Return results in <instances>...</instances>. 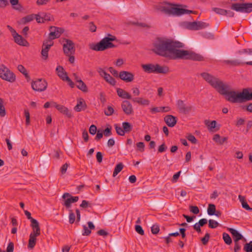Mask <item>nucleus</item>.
<instances>
[{"label": "nucleus", "mask_w": 252, "mask_h": 252, "mask_svg": "<svg viewBox=\"0 0 252 252\" xmlns=\"http://www.w3.org/2000/svg\"><path fill=\"white\" fill-rule=\"evenodd\" d=\"M244 250L246 252H252V241L245 244Z\"/></svg>", "instance_id": "47"}, {"label": "nucleus", "mask_w": 252, "mask_h": 252, "mask_svg": "<svg viewBox=\"0 0 252 252\" xmlns=\"http://www.w3.org/2000/svg\"><path fill=\"white\" fill-rule=\"evenodd\" d=\"M135 230L139 234L141 235H143L144 234V231L141 225H135Z\"/></svg>", "instance_id": "63"}, {"label": "nucleus", "mask_w": 252, "mask_h": 252, "mask_svg": "<svg viewBox=\"0 0 252 252\" xmlns=\"http://www.w3.org/2000/svg\"><path fill=\"white\" fill-rule=\"evenodd\" d=\"M119 78L126 82H131L134 80V74L129 71H121L119 73Z\"/></svg>", "instance_id": "18"}, {"label": "nucleus", "mask_w": 252, "mask_h": 252, "mask_svg": "<svg viewBox=\"0 0 252 252\" xmlns=\"http://www.w3.org/2000/svg\"><path fill=\"white\" fill-rule=\"evenodd\" d=\"M14 41L15 43L19 45L23 46H28L29 45V42L25 39L22 35L17 33L13 36Z\"/></svg>", "instance_id": "21"}, {"label": "nucleus", "mask_w": 252, "mask_h": 252, "mask_svg": "<svg viewBox=\"0 0 252 252\" xmlns=\"http://www.w3.org/2000/svg\"><path fill=\"white\" fill-rule=\"evenodd\" d=\"M53 45V42L51 40L44 41L42 45L41 55L44 60H47L48 57V51L51 47Z\"/></svg>", "instance_id": "16"}, {"label": "nucleus", "mask_w": 252, "mask_h": 252, "mask_svg": "<svg viewBox=\"0 0 252 252\" xmlns=\"http://www.w3.org/2000/svg\"><path fill=\"white\" fill-rule=\"evenodd\" d=\"M209 26V24L207 23L202 22V21H198L197 22V30H199L201 29H205L208 27Z\"/></svg>", "instance_id": "44"}, {"label": "nucleus", "mask_w": 252, "mask_h": 252, "mask_svg": "<svg viewBox=\"0 0 252 252\" xmlns=\"http://www.w3.org/2000/svg\"><path fill=\"white\" fill-rule=\"evenodd\" d=\"M222 238L226 244L228 245H230V244H231L232 239L228 234L225 232L223 233Z\"/></svg>", "instance_id": "39"}, {"label": "nucleus", "mask_w": 252, "mask_h": 252, "mask_svg": "<svg viewBox=\"0 0 252 252\" xmlns=\"http://www.w3.org/2000/svg\"><path fill=\"white\" fill-rule=\"evenodd\" d=\"M0 77L4 80L13 83L16 80V76L7 67L2 64L0 67Z\"/></svg>", "instance_id": "6"}, {"label": "nucleus", "mask_w": 252, "mask_h": 252, "mask_svg": "<svg viewBox=\"0 0 252 252\" xmlns=\"http://www.w3.org/2000/svg\"><path fill=\"white\" fill-rule=\"evenodd\" d=\"M229 86L224 84L218 93L220 94L226 95V99L232 103L243 102V91L240 93H237L234 91H229Z\"/></svg>", "instance_id": "2"}, {"label": "nucleus", "mask_w": 252, "mask_h": 252, "mask_svg": "<svg viewBox=\"0 0 252 252\" xmlns=\"http://www.w3.org/2000/svg\"><path fill=\"white\" fill-rule=\"evenodd\" d=\"M208 222L209 227L211 228H215L219 225V223L217 221L213 220H209Z\"/></svg>", "instance_id": "49"}, {"label": "nucleus", "mask_w": 252, "mask_h": 252, "mask_svg": "<svg viewBox=\"0 0 252 252\" xmlns=\"http://www.w3.org/2000/svg\"><path fill=\"white\" fill-rule=\"evenodd\" d=\"M31 85L32 88L34 91L42 92L47 89L48 83L44 79H38L35 81H32Z\"/></svg>", "instance_id": "10"}, {"label": "nucleus", "mask_w": 252, "mask_h": 252, "mask_svg": "<svg viewBox=\"0 0 252 252\" xmlns=\"http://www.w3.org/2000/svg\"><path fill=\"white\" fill-rule=\"evenodd\" d=\"M103 79L107 83L113 86L116 85V81L115 79L108 73Z\"/></svg>", "instance_id": "37"}, {"label": "nucleus", "mask_w": 252, "mask_h": 252, "mask_svg": "<svg viewBox=\"0 0 252 252\" xmlns=\"http://www.w3.org/2000/svg\"><path fill=\"white\" fill-rule=\"evenodd\" d=\"M56 71L58 76L63 81L65 77L67 76V72L64 70L63 66L59 65L57 67Z\"/></svg>", "instance_id": "26"}, {"label": "nucleus", "mask_w": 252, "mask_h": 252, "mask_svg": "<svg viewBox=\"0 0 252 252\" xmlns=\"http://www.w3.org/2000/svg\"><path fill=\"white\" fill-rule=\"evenodd\" d=\"M177 106L179 112L184 114H187L191 112L193 108L190 105H186L184 101L181 99L177 101Z\"/></svg>", "instance_id": "13"}, {"label": "nucleus", "mask_w": 252, "mask_h": 252, "mask_svg": "<svg viewBox=\"0 0 252 252\" xmlns=\"http://www.w3.org/2000/svg\"><path fill=\"white\" fill-rule=\"evenodd\" d=\"M51 103L52 106L55 107L61 113L66 115L68 118H71L72 117L71 112L65 106L63 105L58 104L55 102H52Z\"/></svg>", "instance_id": "17"}, {"label": "nucleus", "mask_w": 252, "mask_h": 252, "mask_svg": "<svg viewBox=\"0 0 252 252\" xmlns=\"http://www.w3.org/2000/svg\"><path fill=\"white\" fill-rule=\"evenodd\" d=\"M108 70L114 77H119V73H118V71L114 69L113 67H109Z\"/></svg>", "instance_id": "58"}, {"label": "nucleus", "mask_w": 252, "mask_h": 252, "mask_svg": "<svg viewBox=\"0 0 252 252\" xmlns=\"http://www.w3.org/2000/svg\"><path fill=\"white\" fill-rule=\"evenodd\" d=\"M103 134L105 136H109L112 135L111 127L109 126L107 127L103 131Z\"/></svg>", "instance_id": "61"}, {"label": "nucleus", "mask_w": 252, "mask_h": 252, "mask_svg": "<svg viewBox=\"0 0 252 252\" xmlns=\"http://www.w3.org/2000/svg\"><path fill=\"white\" fill-rule=\"evenodd\" d=\"M114 109L111 106H108L107 109L104 111V114L106 116H111L114 113Z\"/></svg>", "instance_id": "53"}, {"label": "nucleus", "mask_w": 252, "mask_h": 252, "mask_svg": "<svg viewBox=\"0 0 252 252\" xmlns=\"http://www.w3.org/2000/svg\"><path fill=\"white\" fill-rule=\"evenodd\" d=\"M227 139L228 138L226 137L221 138L219 134H215L213 138V140L220 145H222L227 140Z\"/></svg>", "instance_id": "31"}, {"label": "nucleus", "mask_w": 252, "mask_h": 252, "mask_svg": "<svg viewBox=\"0 0 252 252\" xmlns=\"http://www.w3.org/2000/svg\"><path fill=\"white\" fill-rule=\"evenodd\" d=\"M87 105L82 98L80 99L78 101L77 105L74 107V110L76 112H80L82 110L86 109Z\"/></svg>", "instance_id": "28"}, {"label": "nucleus", "mask_w": 252, "mask_h": 252, "mask_svg": "<svg viewBox=\"0 0 252 252\" xmlns=\"http://www.w3.org/2000/svg\"><path fill=\"white\" fill-rule=\"evenodd\" d=\"M164 121L166 125L169 127H173L177 123L176 117L168 115L164 118Z\"/></svg>", "instance_id": "22"}, {"label": "nucleus", "mask_w": 252, "mask_h": 252, "mask_svg": "<svg viewBox=\"0 0 252 252\" xmlns=\"http://www.w3.org/2000/svg\"><path fill=\"white\" fill-rule=\"evenodd\" d=\"M96 70L97 72L99 73V75L103 78H104L107 75L108 73L105 71L104 69L101 67H98Z\"/></svg>", "instance_id": "54"}, {"label": "nucleus", "mask_w": 252, "mask_h": 252, "mask_svg": "<svg viewBox=\"0 0 252 252\" xmlns=\"http://www.w3.org/2000/svg\"><path fill=\"white\" fill-rule=\"evenodd\" d=\"M187 28L190 30L197 31V22H189L187 24Z\"/></svg>", "instance_id": "43"}, {"label": "nucleus", "mask_w": 252, "mask_h": 252, "mask_svg": "<svg viewBox=\"0 0 252 252\" xmlns=\"http://www.w3.org/2000/svg\"><path fill=\"white\" fill-rule=\"evenodd\" d=\"M62 197L64 199L63 205L66 208H69L71 207V204L73 203L71 195L69 193L66 192L63 194Z\"/></svg>", "instance_id": "23"}, {"label": "nucleus", "mask_w": 252, "mask_h": 252, "mask_svg": "<svg viewBox=\"0 0 252 252\" xmlns=\"http://www.w3.org/2000/svg\"><path fill=\"white\" fill-rule=\"evenodd\" d=\"M24 114L26 117V125L28 126L30 124V114L28 109L24 110Z\"/></svg>", "instance_id": "51"}, {"label": "nucleus", "mask_w": 252, "mask_h": 252, "mask_svg": "<svg viewBox=\"0 0 252 252\" xmlns=\"http://www.w3.org/2000/svg\"><path fill=\"white\" fill-rule=\"evenodd\" d=\"M83 230L82 234L83 236H89L91 233V230L89 229L88 227H87L86 225H84L83 226Z\"/></svg>", "instance_id": "55"}, {"label": "nucleus", "mask_w": 252, "mask_h": 252, "mask_svg": "<svg viewBox=\"0 0 252 252\" xmlns=\"http://www.w3.org/2000/svg\"><path fill=\"white\" fill-rule=\"evenodd\" d=\"M17 68H18V70L25 76L27 81H29L31 80L30 76L29 75L27 69L23 65H21V64L18 65Z\"/></svg>", "instance_id": "33"}, {"label": "nucleus", "mask_w": 252, "mask_h": 252, "mask_svg": "<svg viewBox=\"0 0 252 252\" xmlns=\"http://www.w3.org/2000/svg\"><path fill=\"white\" fill-rule=\"evenodd\" d=\"M114 127L116 131V133L117 134L120 136H124L125 134V133L124 132V130L123 129V127H121L118 125L115 124L114 125Z\"/></svg>", "instance_id": "42"}, {"label": "nucleus", "mask_w": 252, "mask_h": 252, "mask_svg": "<svg viewBox=\"0 0 252 252\" xmlns=\"http://www.w3.org/2000/svg\"><path fill=\"white\" fill-rule=\"evenodd\" d=\"M217 122L215 120L211 121L210 123L209 121H205V125L211 129L215 128L216 126Z\"/></svg>", "instance_id": "50"}, {"label": "nucleus", "mask_w": 252, "mask_h": 252, "mask_svg": "<svg viewBox=\"0 0 252 252\" xmlns=\"http://www.w3.org/2000/svg\"><path fill=\"white\" fill-rule=\"evenodd\" d=\"M6 115L5 107L3 105V100L0 97V116L4 117Z\"/></svg>", "instance_id": "41"}, {"label": "nucleus", "mask_w": 252, "mask_h": 252, "mask_svg": "<svg viewBox=\"0 0 252 252\" xmlns=\"http://www.w3.org/2000/svg\"><path fill=\"white\" fill-rule=\"evenodd\" d=\"M223 62L227 65H229L233 66H239L243 64H246L247 65H252V61L247 62L243 63L240 61L237 60H224Z\"/></svg>", "instance_id": "20"}, {"label": "nucleus", "mask_w": 252, "mask_h": 252, "mask_svg": "<svg viewBox=\"0 0 252 252\" xmlns=\"http://www.w3.org/2000/svg\"><path fill=\"white\" fill-rule=\"evenodd\" d=\"M122 108L124 112L127 115H130L133 113V109L131 104L127 100H124L121 104Z\"/></svg>", "instance_id": "19"}, {"label": "nucleus", "mask_w": 252, "mask_h": 252, "mask_svg": "<svg viewBox=\"0 0 252 252\" xmlns=\"http://www.w3.org/2000/svg\"><path fill=\"white\" fill-rule=\"evenodd\" d=\"M168 4L172 6H161L160 8L161 11L168 14L173 15L181 16L184 14L185 9L183 7H187V6L183 4H174L168 3Z\"/></svg>", "instance_id": "5"}, {"label": "nucleus", "mask_w": 252, "mask_h": 252, "mask_svg": "<svg viewBox=\"0 0 252 252\" xmlns=\"http://www.w3.org/2000/svg\"><path fill=\"white\" fill-rule=\"evenodd\" d=\"M80 207L83 209H86L88 207L92 208V204L87 200H83L82 203L80 205Z\"/></svg>", "instance_id": "45"}, {"label": "nucleus", "mask_w": 252, "mask_h": 252, "mask_svg": "<svg viewBox=\"0 0 252 252\" xmlns=\"http://www.w3.org/2000/svg\"><path fill=\"white\" fill-rule=\"evenodd\" d=\"M159 231V227L158 224H154L151 227L152 233L154 234H157Z\"/></svg>", "instance_id": "56"}, {"label": "nucleus", "mask_w": 252, "mask_h": 252, "mask_svg": "<svg viewBox=\"0 0 252 252\" xmlns=\"http://www.w3.org/2000/svg\"><path fill=\"white\" fill-rule=\"evenodd\" d=\"M244 102L252 100V89L247 88L243 89Z\"/></svg>", "instance_id": "25"}, {"label": "nucleus", "mask_w": 252, "mask_h": 252, "mask_svg": "<svg viewBox=\"0 0 252 252\" xmlns=\"http://www.w3.org/2000/svg\"><path fill=\"white\" fill-rule=\"evenodd\" d=\"M108 35L97 44L94 45L91 48L94 51H102L108 48L115 47V45L112 42L116 40V37L110 34H108Z\"/></svg>", "instance_id": "3"}, {"label": "nucleus", "mask_w": 252, "mask_h": 252, "mask_svg": "<svg viewBox=\"0 0 252 252\" xmlns=\"http://www.w3.org/2000/svg\"><path fill=\"white\" fill-rule=\"evenodd\" d=\"M216 206L213 204H210L207 209L208 214L210 216H213L215 214Z\"/></svg>", "instance_id": "40"}, {"label": "nucleus", "mask_w": 252, "mask_h": 252, "mask_svg": "<svg viewBox=\"0 0 252 252\" xmlns=\"http://www.w3.org/2000/svg\"><path fill=\"white\" fill-rule=\"evenodd\" d=\"M97 131V127L94 125H92L90 126L89 128V132L92 135H94Z\"/></svg>", "instance_id": "64"}, {"label": "nucleus", "mask_w": 252, "mask_h": 252, "mask_svg": "<svg viewBox=\"0 0 252 252\" xmlns=\"http://www.w3.org/2000/svg\"><path fill=\"white\" fill-rule=\"evenodd\" d=\"M238 199H239V201L241 202L242 207L243 208L247 210H252V208L250 207L249 205L248 204L245 196H242L241 195H239L238 196Z\"/></svg>", "instance_id": "32"}, {"label": "nucleus", "mask_w": 252, "mask_h": 252, "mask_svg": "<svg viewBox=\"0 0 252 252\" xmlns=\"http://www.w3.org/2000/svg\"><path fill=\"white\" fill-rule=\"evenodd\" d=\"M212 10L213 11H214L215 12L218 14L222 15H226V10L217 7L213 8Z\"/></svg>", "instance_id": "46"}, {"label": "nucleus", "mask_w": 252, "mask_h": 252, "mask_svg": "<svg viewBox=\"0 0 252 252\" xmlns=\"http://www.w3.org/2000/svg\"><path fill=\"white\" fill-rule=\"evenodd\" d=\"M155 70L157 73L166 74L169 71V69L166 66H161L158 64H156Z\"/></svg>", "instance_id": "29"}, {"label": "nucleus", "mask_w": 252, "mask_h": 252, "mask_svg": "<svg viewBox=\"0 0 252 252\" xmlns=\"http://www.w3.org/2000/svg\"><path fill=\"white\" fill-rule=\"evenodd\" d=\"M137 150L141 152H143L144 151L145 145L143 142H140L136 144Z\"/></svg>", "instance_id": "59"}, {"label": "nucleus", "mask_w": 252, "mask_h": 252, "mask_svg": "<svg viewBox=\"0 0 252 252\" xmlns=\"http://www.w3.org/2000/svg\"><path fill=\"white\" fill-rule=\"evenodd\" d=\"M53 45V42L51 40L44 41L42 45L41 55L44 60H47L48 57V51L51 47Z\"/></svg>", "instance_id": "15"}, {"label": "nucleus", "mask_w": 252, "mask_h": 252, "mask_svg": "<svg viewBox=\"0 0 252 252\" xmlns=\"http://www.w3.org/2000/svg\"><path fill=\"white\" fill-rule=\"evenodd\" d=\"M153 51L156 54L171 60L186 59L194 61H204L201 55L192 51L181 50L184 44L179 41L160 37L153 43Z\"/></svg>", "instance_id": "1"}, {"label": "nucleus", "mask_w": 252, "mask_h": 252, "mask_svg": "<svg viewBox=\"0 0 252 252\" xmlns=\"http://www.w3.org/2000/svg\"><path fill=\"white\" fill-rule=\"evenodd\" d=\"M228 230L232 235L234 239L235 246H234V252H238L241 249V246L239 245L238 241L241 239L244 238V236L240 233L236 229L232 228H228Z\"/></svg>", "instance_id": "9"}, {"label": "nucleus", "mask_w": 252, "mask_h": 252, "mask_svg": "<svg viewBox=\"0 0 252 252\" xmlns=\"http://www.w3.org/2000/svg\"><path fill=\"white\" fill-rule=\"evenodd\" d=\"M189 211L194 214H197L199 213V209L196 206H190Z\"/></svg>", "instance_id": "57"}, {"label": "nucleus", "mask_w": 252, "mask_h": 252, "mask_svg": "<svg viewBox=\"0 0 252 252\" xmlns=\"http://www.w3.org/2000/svg\"><path fill=\"white\" fill-rule=\"evenodd\" d=\"M141 66L143 70L146 73H156V64L148 63L142 64Z\"/></svg>", "instance_id": "24"}, {"label": "nucleus", "mask_w": 252, "mask_h": 252, "mask_svg": "<svg viewBox=\"0 0 252 252\" xmlns=\"http://www.w3.org/2000/svg\"><path fill=\"white\" fill-rule=\"evenodd\" d=\"M25 215L27 216V218L29 220H31V226L32 227H33L34 226H39V224L37 220L32 218L31 217V214L30 212L27 210L24 211Z\"/></svg>", "instance_id": "30"}, {"label": "nucleus", "mask_w": 252, "mask_h": 252, "mask_svg": "<svg viewBox=\"0 0 252 252\" xmlns=\"http://www.w3.org/2000/svg\"><path fill=\"white\" fill-rule=\"evenodd\" d=\"M200 76L211 86L215 89L218 92L224 84L223 82L219 78L208 72H202L200 73Z\"/></svg>", "instance_id": "4"}, {"label": "nucleus", "mask_w": 252, "mask_h": 252, "mask_svg": "<svg viewBox=\"0 0 252 252\" xmlns=\"http://www.w3.org/2000/svg\"><path fill=\"white\" fill-rule=\"evenodd\" d=\"M139 101L138 104L142 105H148L150 104V101L148 99H143L142 97H140Z\"/></svg>", "instance_id": "62"}, {"label": "nucleus", "mask_w": 252, "mask_h": 252, "mask_svg": "<svg viewBox=\"0 0 252 252\" xmlns=\"http://www.w3.org/2000/svg\"><path fill=\"white\" fill-rule=\"evenodd\" d=\"M66 43L63 45V50L66 56H70L74 54L75 49L74 44L73 41L70 39H65Z\"/></svg>", "instance_id": "11"}, {"label": "nucleus", "mask_w": 252, "mask_h": 252, "mask_svg": "<svg viewBox=\"0 0 252 252\" xmlns=\"http://www.w3.org/2000/svg\"><path fill=\"white\" fill-rule=\"evenodd\" d=\"M34 18V14H30L23 17L21 19V22L23 24H26L29 22L32 21Z\"/></svg>", "instance_id": "36"}, {"label": "nucleus", "mask_w": 252, "mask_h": 252, "mask_svg": "<svg viewBox=\"0 0 252 252\" xmlns=\"http://www.w3.org/2000/svg\"><path fill=\"white\" fill-rule=\"evenodd\" d=\"M187 138L189 141H190L193 144H196L197 143V140L195 136L191 134H189L187 137Z\"/></svg>", "instance_id": "60"}, {"label": "nucleus", "mask_w": 252, "mask_h": 252, "mask_svg": "<svg viewBox=\"0 0 252 252\" xmlns=\"http://www.w3.org/2000/svg\"><path fill=\"white\" fill-rule=\"evenodd\" d=\"M53 45V42L51 40L44 41L42 45L41 55L44 60H47L48 57V51L51 47Z\"/></svg>", "instance_id": "14"}, {"label": "nucleus", "mask_w": 252, "mask_h": 252, "mask_svg": "<svg viewBox=\"0 0 252 252\" xmlns=\"http://www.w3.org/2000/svg\"><path fill=\"white\" fill-rule=\"evenodd\" d=\"M76 82L77 83V87L80 90H81L83 92H88V88L86 85L84 83V82L81 80H78L76 79Z\"/></svg>", "instance_id": "34"}, {"label": "nucleus", "mask_w": 252, "mask_h": 252, "mask_svg": "<svg viewBox=\"0 0 252 252\" xmlns=\"http://www.w3.org/2000/svg\"><path fill=\"white\" fill-rule=\"evenodd\" d=\"M117 93L118 95L123 99H131V95L126 91L121 88H118L117 89Z\"/></svg>", "instance_id": "27"}, {"label": "nucleus", "mask_w": 252, "mask_h": 252, "mask_svg": "<svg viewBox=\"0 0 252 252\" xmlns=\"http://www.w3.org/2000/svg\"><path fill=\"white\" fill-rule=\"evenodd\" d=\"M210 237V234L209 233H206L204 237L201 238V241L204 245H206L208 244Z\"/></svg>", "instance_id": "52"}, {"label": "nucleus", "mask_w": 252, "mask_h": 252, "mask_svg": "<svg viewBox=\"0 0 252 252\" xmlns=\"http://www.w3.org/2000/svg\"><path fill=\"white\" fill-rule=\"evenodd\" d=\"M69 222L70 224H72L75 220V215L72 210H69Z\"/></svg>", "instance_id": "48"}, {"label": "nucleus", "mask_w": 252, "mask_h": 252, "mask_svg": "<svg viewBox=\"0 0 252 252\" xmlns=\"http://www.w3.org/2000/svg\"><path fill=\"white\" fill-rule=\"evenodd\" d=\"M50 32L49 35V40H51L59 38L64 30L62 28H59L55 26H51L50 28Z\"/></svg>", "instance_id": "12"}, {"label": "nucleus", "mask_w": 252, "mask_h": 252, "mask_svg": "<svg viewBox=\"0 0 252 252\" xmlns=\"http://www.w3.org/2000/svg\"><path fill=\"white\" fill-rule=\"evenodd\" d=\"M124 167V165L122 162H120L116 165L115 167L114 171L113 173V176L115 177L120 172Z\"/></svg>", "instance_id": "38"}, {"label": "nucleus", "mask_w": 252, "mask_h": 252, "mask_svg": "<svg viewBox=\"0 0 252 252\" xmlns=\"http://www.w3.org/2000/svg\"><path fill=\"white\" fill-rule=\"evenodd\" d=\"M32 231L30 235L28 248L30 249H32L36 245V237L40 235V228L39 226L32 227Z\"/></svg>", "instance_id": "8"}, {"label": "nucleus", "mask_w": 252, "mask_h": 252, "mask_svg": "<svg viewBox=\"0 0 252 252\" xmlns=\"http://www.w3.org/2000/svg\"><path fill=\"white\" fill-rule=\"evenodd\" d=\"M122 127L125 133H129L132 130V126L128 122H124L122 123Z\"/></svg>", "instance_id": "35"}, {"label": "nucleus", "mask_w": 252, "mask_h": 252, "mask_svg": "<svg viewBox=\"0 0 252 252\" xmlns=\"http://www.w3.org/2000/svg\"><path fill=\"white\" fill-rule=\"evenodd\" d=\"M231 8L238 12L250 13L252 12V3H234Z\"/></svg>", "instance_id": "7"}]
</instances>
